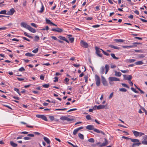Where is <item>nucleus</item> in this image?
Returning <instances> with one entry per match:
<instances>
[{
	"mask_svg": "<svg viewBox=\"0 0 147 147\" xmlns=\"http://www.w3.org/2000/svg\"><path fill=\"white\" fill-rule=\"evenodd\" d=\"M109 69V66L108 64L105 65V67L102 66L100 69V73L101 74H103L105 73V74H107Z\"/></svg>",
	"mask_w": 147,
	"mask_h": 147,
	"instance_id": "1",
	"label": "nucleus"
},
{
	"mask_svg": "<svg viewBox=\"0 0 147 147\" xmlns=\"http://www.w3.org/2000/svg\"><path fill=\"white\" fill-rule=\"evenodd\" d=\"M108 142L107 139L105 138V142L102 143L100 142H98L94 144L95 146H98L100 147H102L106 146L108 144Z\"/></svg>",
	"mask_w": 147,
	"mask_h": 147,
	"instance_id": "2",
	"label": "nucleus"
},
{
	"mask_svg": "<svg viewBox=\"0 0 147 147\" xmlns=\"http://www.w3.org/2000/svg\"><path fill=\"white\" fill-rule=\"evenodd\" d=\"M134 135L136 137L143 136L144 138H147V136L143 133L135 131H132Z\"/></svg>",
	"mask_w": 147,
	"mask_h": 147,
	"instance_id": "3",
	"label": "nucleus"
},
{
	"mask_svg": "<svg viewBox=\"0 0 147 147\" xmlns=\"http://www.w3.org/2000/svg\"><path fill=\"white\" fill-rule=\"evenodd\" d=\"M109 80V83L110 84H112L111 82L113 81H119L120 80L119 78H117L116 77H110L108 78Z\"/></svg>",
	"mask_w": 147,
	"mask_h": 147,
	"instance_id": "4",
	"label": "nucleus"
},
{
	"mask_svg": "<svg viewBox=\"0 0 147 147\" xmlns=\"http://www.w3.org/2000/svg\"><path fill=\"white\" fill-rule=\"evenodd\" d=\"M95 78L96 85L97 86H99L100 84V80L99 77L97 75H96Z\"/></svg>",
	"mask_w": 147,
	"mask_h": 147,
	"instance_id": "5",
	"label": "nucleus"
},
{
	"mask_svg": "<svg viewBox=\"0 0 147 147\" xmlns=\"http://www.w3.org/2000/svg\"><path fill=\"white\" fill-rule=\"evenodd\" d=\"M60 119L63 121L66 120L68 122H70L73 120V119L69 118L65 116L61 117Z\"/></svg>",
	"mask_w": 147,
	"mask_h": 147,
	"instance_id": "6",
	"label": "nucleus"
},
{
	"mask_svg": "<svg viewBox=\"0 0 147 147\" xmlns=\"http://www.w3.org/2000/svg\"><path fill=\"white\" fill-rule=\"evenodd\" d=\"M93 130L96 133H101V134H102V135H104V136H103L104 137H108L107 135L105 134V133L103 132L101 130H100L98 129H97L96 128H94Z\"/></svg>",
	"mask_w": 147,
	"mask_h": 147,
	"instance_id": "7",
	"label": "nucleus"
},
{
	"mask_svg": "<svg viewBox=\"0 0 147 147\" xmlns=\"http://www.w3.org/2000/svg\"><path fill=\"white\" fill-rule=\"evenodd\" d=\"M36 117L38 118H40L42 119L43 120L46 121H47V119L46 116L45 115H36Z\"/></svg>",
	"mask_w": 147,
	"mask_h": 147,
	"instance_id": "8",
	"label": "nucleus"
},
{
	"mask_svg": "<svg viewBox=\"0 0 147 147\" xmlns=\"http://www.w3.org/2000/svg\"><path fill=\"white\" fill-rule=\"evenodd\" d=\"M95 49L96 50V53L98 55V56L99 57H102V55L101 54H100V50L101 49L98 48L97 47H95Z\"/></svg>",
	"mask_w": 147,
	"mask_h": 147,
	"instance_id": "9",
	"label": "nucleus"
},
{
	"mask_svg": "<svg viewBox=\"0 0 147 147\" xmlns=\"http://www.w3.org/2000/svg\"><path fill=\"white\" fill-rule=\"evenodd\" d=\"M20 25L22 27H24L27 29H28L30 26L28 25L27 23L24 22H22L21 23Z\"/></svg>",
	"mask_w": 147,
	"mask_h": 147,
	"instance_id": "10",
	"label": "nucleus"
},
{
	"mask_svg": "<svg viewBox=\"0 0 147 147\" xmlns=\"http://www.w3.org/2000/svg\"><path fill=\"white\" fill-rule=\"evenodd\" d=\"M15 11V9L13 8H12L7 12V14L9 15H12Z\"/></svg>",
	"mask_w": 147,
	"mask_h": 147,
	"instance_id": "11",
	"label": "nucleus"
},
{
	"mask_svg": "<svg viewBox=\"0 0 147 147\" xmlns=\"http://www.w3.org/2000/svg\"><path fill=\"white\" fill-rule=\"evenodd\" d=\"M81 45L85 48H87L88 47V44L84 42V41L81 40Z\"/></svg>",
	"mask_w": 147,
	"mask_h": 147,
	"instance_id": "12",
	"label": "nucleus"
},
{
	"mask_svg": "<svg viewBox=\"0 0 147 147\" xmlns=\"http://www.w3.org/2000/svg\"><path fill=\"white\" fill-rule=\"evenodd\" d=\"M51 30L54 32H63V30L62 29L59 28H53L51 29Z\"/></svg>",
	"mask_w": 147,
	"mask_h": 147,
	"instance_id": "13",
	"label": "nucleus"
},
{
	"mask_svg": "<svg viewBox=\"0 0 147 147\" xmlns=\"http://www.w3.org/2000/svg\"><path fill=\"white\" fill-rule=\"evenodd\" d=\"M123 76L125 80L129 81L131 80L132 78V76L131 75H129L127 76L126 75H123Z\"/></svg>",
	"mask_w": 147,
	"mask_h": 147,
	"instance_id": "14",
	"label": "nucleus"
},
{
	"mask_svg": "<svg viewBox=\"0 0 147 147\" xmlns=\"http://www.w3.org/2000/svg\"><path fill=\"white\" fill-rule=\"evenodd\" d=\"M105 107V106L104 105H100L98 106L95 105L94 106L93 109H95L96 108V107L97 109H104Z\"/></svg>",
	"mask_w": 147,
	"mask_h": 147,
	"instance_id": "15",
	"label": "nucleus"
},
{
	"mask_svg": "<svg viewBox=\"0 0 147 147\" xmlns=\"http://www.w3.org/2000/svg\"><path fill=\"white\" fill-rule=\"evenodd\" d=\"M83 128V127L82 126L78 127L76 129H75L73 131V134L74 135H76L79 130Z\"/></svg>",
	"mask_w": 147,
	"mask_h": 147,
	"instance_id": "16",
	"label": "nucleus"
},
{
	"mask_svg": "<svg viewBox=\"0 0 147 147\" xmlns=\"http://www.w3.org/2000/svg\"><path fill=\"white\" fill-rule=\"evenodd\" d=\"M101 77L102 78V81L103 84L105 86H107L108 85V84L105 78L102 76Z\"/></svg>",
	"mask_w": 147,
	"mask_h": 147,
	"instance_id": "17",
	"label": "nucleus"
},
{
	"mask_svg": "<svg viewBox=\"0 0 147 147\" xmlns=\"http://www.w3.org/2000/svg\"><path fill=\"white\" fill-rule=\"evenodd\" d=\"M86 128L87 129H88L89 130H94V126L91 125H89L86 126Z\"/></svg>",
	"mask_w": 147,
	"mask_h": 147,
	"instance_id": "18",
	"label": "nucleus"
},
{
	"mask_svg": "<svg viewBox=\"0 0 147 147\" xmlns=\"http://www.w3.org/2000/svg\"><path fill=\"white\" fill-rule=\"evenodd\" d=\"M34 135H36L39 136V137L43 138H47L45 137H44L43 136L39 133L37 132H34Z\"/></svg>",
	"mask_w": 147,
	"mask_h": 147,
	"instance_id": "19",
	"label": "nucleus"
},
{
	"mask_svg": "<svg viewBox=\"0 0 147 147\" xmlns=\"http://www.w3.org/2000/svg\"><path fill=\"white\" fill-rule=\"evenodd\" d=\"M10 144L12 147H16L18 146V144L14 143L13 141H11L10 142Z\"/></svg>",
	"mask_w": 147,
	"mask_h": 147,
	"instance_id": "20",
	"label": "nucleus"
},
{
	"mask_svg": "<svg viewBox=\"0 0 147 147\" xmlns=\"http://www.w3.org/2000/svg\"><path fill=\"white\" fill-rule=\"evenodd\" d=\"M28 30L33 33H35L36 32L35 30L34 29L32 28L30 26H29Z\"/></svg>",
	"mask_w": 147,
	"mask_h": 147,
	"instance_id": "21",
	"label": "nucleus"
},
{
	"mask_svg": "<svg viewBox=\"0 0 147 147\" xmlns=\"http://www.w3.org/2000/svg\"><path fill=\"white\" fill-rule=\"evenodd\" d=\"M109 47H111L112 48L114 49H120L119 47L114 46L113 45H109Z\"/></svg>",
	"mask_w": 147,
	"mask_h": 147,
	"instance_id": "22",
	"label": "nucleus"
},
{
	"mask_svg": "<svg viewBox=\"0 0 147 147\" xmlns=\"http://www.w3.org/2000/svg\"><path fill=\"white\" fill-rule=\"evenodd\" d=\"M115 75L117 76L120 77L121 75V74L120 72H117V71H115Z\"/></svg>",
	"mask_w": 147,
	"mask_h": 147,
	"instance_id": "23",
	"label": "nucleus"
},
{
	"mask_svg": "<svg viewBox=\"0 0 147 147\" xmlns=\"http://www.w3.org/2000/svg\"><path fill=\"white\" fill-rule=\"evenodd\" d=\"M144 63L142 61H140L135 62V64L138 65H140L143 64Z\"/></svg>",
	"mask_w": 147,
	"mask_h": 147,
	"instance_id": "24",
	"label": "nucleus"
},
{
	"mask_svg": "<svg viewBox=\"0 0 147 147\" xmlns=\"http://www.w3.org/2000/svg\"><path fill=\"white\" fill-rule=\"evenodd\" d=\"M45 20L47 23L49 24L52 25L53 22H52L50 20L46 18L45 19Z\"/></svg>",
	"mask_w": 147,
	"mask_h": 147,
	"instance_id": "25",
	"label": "nucleus"
},
{
	"mask_svg": "<svg viewBox=\"0 0 147 147\" xmlns=\"http://www.w3.org/2000/svg\"><path fill=\"white\" fill-rule=\"evenodd\" d=\"M114 41L117 42H123L124 41V40L121 39H115L114 40Z\"/></svg>",
	"mask_w": 147,
	"mask_h": 147,
	"instance_id": "26",
	"label": "nucleus"
},
{
	"mask_svg": "<svg viewBox=\"0 0 147 147\" xmlns=\"http://www.w3.org/2000/svg\"><path fill=\"white\" fill-rule=\"evenodd\" d=\"M25 55L27 57H33L34 56V55L31 54L30 53H27L25 54Z\"/></svg>",
	"mask_w": 147,
	"mask_h": 147,
	"instance_id": "27",
	"label": "nucleus"
},
{
	"mask_svg": "<svg viewBox=\"0 0 147 147\" xmlns=\"http://www.w3.org/2000/svg\"><path fill=\"white\" fill-rule=\"evenodd\" d=\"M0 14L7 15V11L5 10H1L0 11Z\"/></svg>",
	"mask_w": 147,
	"mask_h": 147,
	"instance_id": "28",
	"label": "nucleus"
},
{
	"mask_svg": "<svg viewBox=\"0 0 147 147\" xmlns=\"http://www.w3.org/2000/svg\"><path fill=\"white\" fill-rule=\"evenodd\" d=\"M44 9V7L42 3V7L41 8L40 10L39 11V12L41 13L42 12Z\"/></svg>",
	"mask_w": 147,
	"mask_h": 147,
	"instance_id": "29",
	"label": "nucleus"
},
{
	"mask_svg": "<svg viewBox=\"0 0 147 147\" xmlns=\"http://www.w3.org/2000/svg\"><path fill=\"white\" fill-rule=\"evenodd\" d=\"M111 57L114 59H118V58L116 57L115 56V54L114 53H111Z\"/></svg>",
	"mask_w": 147,
	"mask_h": 147,
	"instance_id": "30",
	"label": "nucleus"
},
{
	"mask_svg": "<svg viewBox=\"0 0 147 147\" xmlns=\"http://www.w3.org/2000/svg\"><path fill=\"white\" fill-rule=\"evenodd\" d=\"M58 38L59 39H60L61 40H64H64H65V39L66 38L64 37H63V36H58Z\"/></svg>",
	"mask_w": 147,
	"mask_h": 147,
	"instance_id": "31",
	"label": "nucleus"
},
{
	"mask_svg": "<svg viewBox=\"0 0 147 147\" xmlns=\"http://www.w3.org/2000/svg\"><path fill=\"white\" fill-rule=\"evenodd\" d=\"M44 140L48 144H49L50 143V141L49 138H44Z\"/></svg>",
	"mask_w": 147,
	"mask_h": 147,
	"instance_id": "32",
	"label": "nucleus"
},
{
	"mask_svg": "<svg viewBox=\"0 0 147 147\" xmlns=\"http://www.w3.org/2000/svg\"><path fill=\"white\" fill-rule=\"evenodd\" d=\"M136 61V60L134 59H130L127 60V62L131 63H133Z\"/></svg>",
	"mask_w": 147,
	"mask_h": 147,
	"instance_id": "33",
	"label": "nucleus"
},
{
	"mask_svg": "<svg viewBox=\"0 0 147 147\" xmlns=\"http://www.w3.org/2000/svg\"><path fill=\"white\" fill-rule=\"evenodd\" d=\"M119 90L122 92H125L127 91L126 89L124 88H119Z\"/></svg>",
	"mask_w": 147,
	"mask_h": 147,
	"instance_id": "34",
	"label": "nucleus"
},
{
	"mask_svg": "<svg viewBox=\"0 0 147 147\" xmlns=\"http://www.w3.org/2000/svg\"><path fill=\"white\" fill-rule=\"evenodd\" d=\"M130 139H131V141L133 142H139V140L138 139H131V138H130Z\"/></svg>",
	"mask_w": 147,
	"mask_h": 147,
	"instance_id": "35",
	"label": "nucleus"
},
{
	"mask_svg": "<svg viewBox=\"0 0 147 147\" xmlns=\"http://www.w3.org/2000/svg\"><path fill=\"white\" fill-rule=\"evenodd\" d=\"M140 144V143H134L132 144L133 147H135L136 146H139Z\"/></svg>",
	"mask_w": 147,
	"mask_h": 147,
	"instance_id": "36",
	"label": "nucleus"
},
{
	"mask_svg": "<svg viewBox=\"0 0 147 147\" xmlns=\"http://www.w3.org/2000/svg\"><path fill=\"white\" fill-rule=\"evenodd\" d=\"M38 48H37L33 50L32 51V52L34 53H36L38 52Z\"/></svg>",
	"mask_w": 147,
	"mask_h": 147,
	"instance_id": "37",
	"label": "nucleus"
},
{
	"mask_svg": "<svg viewBox=\"0 0 147 147\" xmlns=\"http://www.w3.org/2000/svg\"><path fill=\"white\" fill-rule=\"evenodd\" d=\"M101 50L102 51V53H104V55L107 56H109V53H107L105 51L102 49H101Z\"/></svg>",
	"mask_w": 147,
	"mask_h": 147,
	"instance_id": "38",
	"label": "nucleus"
},
{
	"mask_svg": "<svg viewBox=\"0 0 147 147\" xmlns=\"http://www.w3.org/2000/svg\"><path fill=\"white\" fill-rule=\"evenodd\" d=\"M24 34L25 35L28 37L29 38H32V37L31 36L28 35V33L27 32H24Z\"/></svg>",
	"mask_w": 147,
	"mask_h": 147,
	"instance_id": "39",
	"label": "nucleus"
},
{
	"mask_svg": "<svg viewBox=\"0 0 147 147\" xmlns=\"http://www.w3.org/2000/svg\"><path fill=\"white\" fill-rule=\"evenodd\" d=\"M142 143L143 144H147V140L144 139V140L142 141Z\"/></svg>",
	"mask_w": 147,
	"mask_h": 147,
	"instance_id": "40",
	"label": "nucleus"
},
{
	"mask_svg": "<svg viewBox=\"0 0 147 147\" xmlns=\"http://www.w3.org/2000/svg\"><path fill=\"white\" fill-rule=\"evenodd\" d=\"M49 84H45L42 85L43 87L45 88H48L49 86Z\"/></svg>",
	"mask_w": 147,
	"mask_h": 147,
	"instance_id": "41",
	"label": "nucleus"
},
{
	"mask_svg": "<svg viewBox=\"0 0 147 147\" xmlns=\"http://www.w3.org/2000/svg\"><path fill=\"white\" fill-rule=\"evenodd\" d=\"M88 141L92 143H93L94 142V140L93 138H90L88 140Z\"/></svg>",
	"mask_w": 147,
	"mask_h": 147,
	"instance_id": "42",
	"label": "nucleus"
},
{
	"mask_svg": "<svg viewBox=\"0 0 147 147\" xmlns=\"http://www.w3.org/2000/svg\"><path fill=\"white\" fill-rule=\"evenodd\" d=\"M49 118L50 119L51 121H53L54 120V117L53 116H49Z\"/></svg>",
	"mask_w": 147,
	"mask_h": 147,
	"instance_id": "43",
	"label": "nucleus"
},
{
	"mask_svg": "<svg viewBox=\"0 0 147 147\" xmlns=\"http://www.w3.org/2000/svg\"><path fill=\"white\" fill-rule=\"evenodd\" d=\"M25 70V69L23 67H22L21 68H20L18 70L19 71H24Z\"/></svg>",
	"mask_w": 147,
	"mask_h": 147,
	"instance_id": "44",
	"label": "nucleus"
},
{
	"mask_svg": "<svg viewBox=\"0 0 147 147\" xmlns=\"http://www.w3.org/2000/svg\"><path fill=\"white\" fill-rule=\"evenodd\" d=\"M39 39V37L38 36H36L34 37V40L35 41H37Z\"/></svg>",
	"mask_w": 147,
	"mask_h": 147,
	"instance_id": "45",
	"label": "nucleus"
},
{
	"mask_svg": "<svg viewBox=\"0 0 147 147\" xmlns=\"http://www.w3.org/2000/svg\"><path fill=\"white\" fill-rule=\"evenodd\" d=\"M121 85L123 87H126L127 88H129V87L128 86V85H127V84H125L124 83H122Z\"/></svg>",
	"mask_w": 147,
	"mask_h": 147,
	"instance_id": "46",
	"label": "nucleus"
},
{
	"mask_svg": "<svg viewBox=\"0 0 147 147\" xmlns=\"http://www.w3.org/2000/svg\"><path fill=\"white\" fill-rule=\"evenodd\" d=\"M141 109H142L143 111H144L146 115H147V112L146 110L143 107H141Z\"/></svg>",
	"mask_w": 147,
	"mask_h": 147,
	"instance_id": "47",
	"label": "nucleus"
},
{
	"mask_svg": "<svg viewBox=\"0 0 147 147\" xmlns=\"http://www.w3.org/2000/svg\"><path fill=\"white\" fill-rule=\"evenodd\" d=\"M131 90L133 91L134 92L136 93H138V92L136 90L133 88H131Z\"/></svg>",
	"mask_w": 147,
	"mask_h": 147,
	"instance_id": "48",
	"label": "nucleus"
},
{
	"mask_svg": "<svg viewBox=\"0 0 147 147\" xmlns=\"http://www.w3.org/2000/svg\"><path fill=\"white\" fill-rule=\"evenodd\" d=\"M86 119L88 120H91V119L90 116V115H86Z\"/></svg>",
	"mask_w": 147,
	"mask_h": 147,
	"instance_id": "49",
	"label": "nucleus"
},
{
	"mask_svg": "<svg viewBox=\"0 0 147 147\" xmlns=\"http://www.w3.org/2000/svg\"><path fill=\"white\" fill-rule=\"evenodd\" d=\"M76 110H77V109H76V108L72 109H71L69 110V111H67V112H69L72 111H76Z\"/></svg>",
	"mask_w": 147,
	"mask_h": 147,
	"instance_id": "50",
	"label": "nucleus"
},
{
	"mask_svg": "<svg viewBox=\"0 0 147 147\" xmlns=\"http://www.w3.org/2000/svg\"><path fill=\"white\" fill-rule=\"evenodd\" d=\"M69 40H70L71 42H73L74 40V38H69Z\"/></svg>",
	"mask_w": 147,
	"mask_h": 147,
	"instance_id": "51",
	"label": "nucleus"
},
{
	"mask_svg": "<svg viewBox=\"0 0 147 147\" xmlns=\"http://www.w3.org/2000/svg\"><path fill=\"white\" fill-rule=\"evenodd\" d=\"M84 78L85 80V82H88V77L87 76H85L84 77Z\"/></svg>",
	"mask_w": 147,
	"mask_h": 147,
	"instance_id": "52",
	"label": "nucleus"
},
{
	"mask_svg": "<svg viewBox=\"0 0 147 147\" xmlns=\"http://www.w3.org/2000/svg\"><path fill=\"white\" fill-rule=\"evenodd\" d=\"M100 26V25L97 24V25H93L92 26V27L94 28H97L99 27Z\"/></svg>",
	"mask_w": 147,
	"mask_h": 147,
	"instance_id": "53",
	"label": "nucleus"
},
{
	"mask_svg": "<svg viewBox=\"0 0 147 147\" xmlns=\"http://www.w3.org/2000/svg\"><path fill=\"white\" fill-rule=\"evenodd\" d=\"M78 136L80 138H83L84 137L83 135L80 133L78 134Z\"/></svg>",
	"mask_w": 147,
	"mask_h": 147,
	"instance_id": "54",
	"label": "nucleus"
},
{
	"mask_svg": "<svg viewBox=\"0 0 147 147\" xmlns=\"http://www.w3.org/2000/svg\"><path fill=\"white\" fill-rule=\"evenodd\" d=\"M137 89L139 91H140V93L141 94H144V92L142 90H141L139 88H138V87H137Z\"/></svg>",
	"mask_w": 147,
	"mask_h": 147,
	"instance_id": "55",
	"label": "nucleus"
},
{
	"mask_svg": "<svg viewBox=\"0 0 147 147\" xmlns=\"http://www.w3.org/2000/svg\"><path fill=\"white\" fill-rule=\"evenodd\" d=\"M116 67V66L114 64H111V68H114Z\"/></svg>",
	"mask_w": 147,
	"mask_h": 147,
	"instance_id": "56",
	"label": "nucleus"
},
{
	"mask_svg": "<svg viewBox=\"0 0 147 147\" xmlns=\"http://www.w3.org/2000/svg\"><path fill=\"white\" fill-rule=\"evenodd\" d=\"M121 71L123 73H127L128 72V70H121Z\"/></svg>",
	"mask_w": 147,
	"mask_h": 147,
	"instance_id": "57",
	"label": "nucleus"
},
{
	"mask_svg": "<svg viewBox=\"0 0 147 147\" xmlns=\"http://www.w3.org/2000/svg\"><path fill=\"white\" fill-rule=\"evenodd\" d=\"M17 78L18 80L20 81H22L24 80V78Z\"/></svg>",
	"mask_w": 147,
	"mask_h": 147,
	"instance_id": "58",
	"label": "nucleus"
},
{
	"mask_svg": "<svg viewBox=\"0 0 147 147\" xmlns=\"http://www.w3.org/2000/svg\"><path fill=\"white\" fill-rule=\"evenodd\" d=\"M51 38L54 40H57L58 41V40L57 39V38L55 36H51Z\"/></svg>",
	"mask_w": 147,
	"mask_h": 147,
	"instance_id": "59",
	"label": "nucleus"
},
{
	"mask_svg": "<svg viewBox=\"0 0 147 147\" xmlns=\"http://www.w3.org/2000/svg\"><path fill=\"white\" fill-rule=\"evenodd\" d=\"M30 24L33 26L35 28L37 27V26L35 24H34V23H32Z\"/></svg>",
	"mask_w": 147,
	"mask_h": 147,
	"instance_id": "60",
	"label": "nucleus"
},
{
	"mask_svg": "<svg viewBox=\"0 0 147 147\" xmlns=\"http://www.w3.org/2000/svg\"><path fill=\"white\" fill-rule=\"evenodd\" d=\"M28 136L31 137H34V134H29L28 135Z\"/></svg>",
	"mask_w": 147,
	"mask_h": 147,
	"instance_id": "61",
	"label": "nucleus"
},
{
	"mask_svg": "<svg viewBox=\"0 0 147 147\" xmlns=\"http://www.w3.org/2000/svg\"><path fill=\"white\" fill-rule=\"evenodd\" d=\"M44 76L43 75H41L40 76V79L41 80H43L44 79Z\"/></svg>",
	"mask_w": 147,
	"mask_h": 147,
	"instance_id": "62",
	"label": "nucleus"
},
{
	"mask_svg": "<svg viewBox=\"0 0 147 147\" xmlns=\"http://www.w3.org/2000/svg\"><path fill=\"white\" fill-rule=\"evenodd\" d=\"M140 20L142 21V22H147V20H145L143 19L142 18H140Z\"/></svg>",
	"mask_w": 147,
	"mask_h": 147,
	"instance_id": "63",
	"label": "nucleus"
},
{
	"mask_svg": "<svg viewBox=\"0 0 147 147\" xmlns=\"http://www.w3.org/2000/svg\"><path fill=\"white\" fill-rule=\"evenodd\" d=\"M1 28V30H6L7 28L6 27H2L0 28Z\"/></svg>",
	"mask_w": 147,
	"mask_h": 147,
	"instance_id": "64",
	"label": "nucleus"
}]
</instances>
